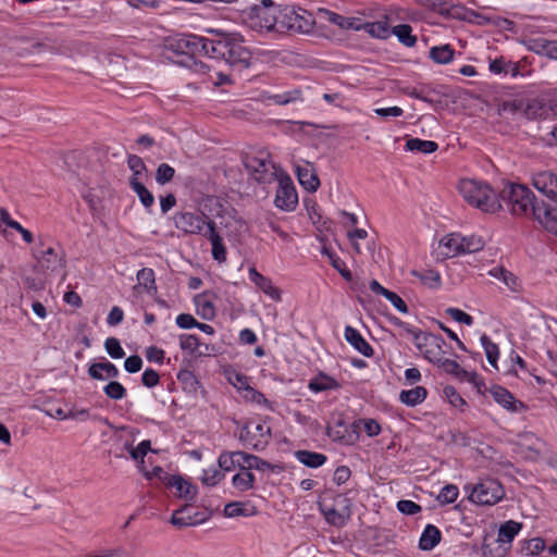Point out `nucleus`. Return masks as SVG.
I'll return each instance as SVG.
<instances>
[{"label":"nucleus","mask_w":557,"mask_h":557,"mask_svg":"<svg viewBox=\"0 0 557 557\" xmlns=\"http://www.w3.org/2000/svg\"><path fill=\"white\" fill-rule=\"evenodd\" d=\"M454 50L449 45L433 47L430 50V58L438 64H447L454 58Z\"/></svg>","instance_id":"58836bf2"},{"label":"nucleus","mask_w":557,"mask_h":557,"mask_svg":"<svg viewBox=\"0 0 557 557\" xmlns=\"http://www.w3.org/2000/svg\"><path fill=\"white\" fill-rule=\"evenodd\" d=\"M159 381V373L153 369H146L141 375V383L149 388L158 385Z\"/></svg>","instance_id":"774afa93"},{"label":"nucleus","mask_w":557,"mask_h":557,"mask_svg":"<svg viewBox=\"0 0 557 557\" xmlns=\"http://www.w3.org/2000/svg\"><path fill=\"white\" fill-rule=\"evenodd\" d=\"M190 509V505H185L182 508L175 510L171 517V523L175 527L183 528L195 524L197 521L191 515L185 513Z\"/></svg>","instance_id":"a19ab883"},{"label":"nucleus","mask_w":557,"mask_h":557,"mask_svg":"<svg viewBox=\"0 0 557 557\" xmlns=\"http://www.w3.org/2000/svg\"><path fill=\"white\" fill-rule=\"evenodd\" d=\"M278 8L272 0H262L242 11L240 17L249 28L258 32L276 30L278 24Z\"/></svg>","instance_id":"20e7f679"},{"label":"nucleus","mask_w":557,"mask_h":557,"mask_svg":"<svg viewBox=\"0 0 557 557\" xmlns=\"http://www.w3.org/2000/svg\"><path fill=\"white\" fill-rule=\"evenodd\" d=\"M166 485L175 487L178 497L184 498L187 502H191L196 498L197 487L190 482L184 480L181 475L165 474Z\"/></svg>","instance_id":"a211bd4d"},{"label":"nucleus","mask_w":557,"mask_h":557,"mask_svg":"<svg viewBox=\"0 0 557 557\" xmlns=\"http://www.w3.org/2000/svg\"><path fill=\"white\" fill-rule=\"evenodd\" d=\"M295 457L300 463L309 468H319L327 460V457L324 454L306 449L295 451Z\"/></svg>","instance_id":"cd10ccee"},{"label":"nucleus","mask_w":557,"mask_h":557,"mask_svg":"<svg viewBox=\"0 0 557 557\" xmlns=\"http://www.w3.org/2000/svg\"><path fill=\"white\" fill-rule=\"evenodd\" d=\"M458 495V487L454 484H447L441 490L437 499L441 504H453Z\"/></svg>","instance_id":"4d7b16f0"},{"label":"nucleus","mask_w":557,"mask_h":557,"mask_svg":"<svg viewBox=\"0 0 557 557\" xmlns=\"http://www.w3.org/2000/svg\"><path fill=\"white\" fill-rule=\"evenodd\" d=\"M165 49L175 55H185L188 60L206 55L239 70L249 67L251 60V52L243 46L240 37L220 32H215V38L191 34L173 37L166 41Z\"/></svg>","instance_id":"f257e3e1"},{"label":"nucleus","mask_w":557,"mask_h":557,"mask_svg":"<svg viewBox=\"0 0 557 557\" xmlns=\"http://www.w3.org/2000/svg\"><path fill=\"white\" fill-rule=\"evenodd\" d=\"M359 30H364L373 38L387 39L391 36V29L387 24V16L384 21L367 22L359 24Z\"/></svg>","instance_id":"393cba45"},{"label":"nucleus","mask_w":557,"mask_h":557,"mask_svg":"<svg viewBox=\"0 0 557 557\" xmlns=\"http://www.w3.org/2000/svg\"><path fill=\"white\" fill-rule=\"evenodd\" d=\"M502 110L511 114L522 112L529 120L546 117L549 112L547 106L540 99H530L527 102L522 100L507 101L503 103Z\"/></svg>","instance_id":"6e6552de"},{"label":"nucleus","mask_w":557,"mask_h":557,"mask_svg":"<svg viewBox=\"0 0 557 557\" xmlns=\"http://www.w3.org/2000/svg\"><path fill=\"white\" fill-rule=\"evenodd\" d=\"M107 397L120 400L126 396V388L117 381H111L103 387Z\"/></svg>","instance_id":"8fccbe9b"},{"label":"nucleus","mask_w":557,"mask_h":557,"mask_svg":"<svg viewBox=\"0 0 557 557\" xmlns=\"http://www.w3.org/2000/svg\"><path fill=\"white\" fill-rule=\"evenodd\" d=\"M132 189L138 196L140 202L146 209H150L154 203V197L150 190L146 188L141 181H133Z\"/></svg>","instance_id":"ea45409f"},{"label":"nucleus","mask_w":557,"mask_h":557,"mask_svg":"<svg viewBox=\"0 0 557 557\" xmlns=\"http://www.w3.org/2000/svg\"><path fill=\"white\" fill-rule=\"evenodd\" d=\"M195 300L198 307V314H200L202 319L212 320L215 315L213 304L202 296H197Z\"/></svg>","instance_id":"09e8293b"},{"label":"nucleus","mask_w":557,"mask_h":557,"mask_svg":"<svg viewBox=\"0 0 557 557\" xmlns=\"http://www.w3.org/2000/svg\"><path fill=\"white\" fill-rule=\"evenodd\" d=\"M319 15L330 23L337 25L342 29L359 30L360 20L355 17H346L327 9H319Z\"/></svg>","instance_id":"5701e85b"},{"label":"nucleus","mask_w":557,"mask_h":557,"mask_svg":"<svg viewBox=\"0 0 557 557\" xmlns=\"http://www.w3.org/2000/svg\"><path fill=\"white\" fill-rule=\"evenodd\" d=\"M420 4L436 11L442 15H450V8L445 0H417Z\"/></svg>","instance_id":"13d9d810"},{"label":"nucleus","mask_w":557,"mask_h":557,"mask_svg":"<svg viewBox=\"0 0 557 557\" xmlns=\"http://www.w3.org/2000/svg\"><path fill=\"white\" fill-rule=\"evenodd\" d=\"M505 496L502 484L494 479H485L472 486L469 499L481 506H493Z\"/></svg>","instance_id":"423d86ee"},{"label":"nucleus","mask_w":557,"mask_h":557,"mask_svg":"<svg viewBox=\"0 0 557 557\" xmlns=\"http://www.w3.org/2000/svg\"><path fill=\"white\" fill-rule=\"evenodd\" d=\"M136 278L138 285L133 287L134 290H137L138 287H143L148 294L157 293L156 276L152 269L143 268L137 272Z\"/></svg>","instance_id":"c756f323"},{"label":"nucleus","mask_w":557,"mask_h":557,"mask_svg":"<svg viewBox=\"0 0 557 557\" xmlns=\"http://www.w3.org/2000/svg\"><path fill=\"white\" fill-rule=\"evenodd\" d=\"M461 253H472L480 251L484 247V240L481 236L470 235L461 236Z\"/></svg>","instance_id":"c03bdc74"},{"label":"nucleus","mask_w":557,"mask_h":557,"mask_svg":"<svg viewBox=\"0 0 557 557\" xmlns=\"http://www.w3.org/2000/svg\"><path fill=\"white\" fill-rule=\"evenodd\" d=\"M411 33L412 27L409 24H400L391 29V35H395L406 47H413L417 44V37Z\"/></svg>","instance_id":"e433bc0d"},{"label":"nucleus","mask_w":557,"mask_h":557,"mask_svg":"<svg viewBox=\"0 0 557 557\" xmlns=\"http://www.w3.org/2000/svg\"><path fill=\"white\" fill-rule=\"evenodd\" d=\"M278 187L275 195L274 203L283 211H294L298 205V195L293 181L284 172L280 173Z\"/></svg>","instance_id":"1a4fd4ad"},{"label":"nucleus","mask_w":557,"mask_h":557,"mask_svg":"<svg viewBox=\"0 0 557 557\" xmlns=\"http://www.w3.org/2000/svg\"><path fill=\"white\" fill-rule=\"evenodd\" d=\"M450 441L454 445L459 447H471L472 445L479 443V441L473 438L469 433L461 431L450 432Z\"/></svg>","instance_id":"3c124183"},{"label":"nucleus","mask_w":557,"mask_h":557,"mask_svg":"<svg viewBox=\"0 0 557 557\" xmlns=\"http://www.w3.org/2000/svg\"><path fill=\"white\" fill-rule=\"evenodd\" d=\"M442 539L441 531L433 524H428L420 537L419 548L422 550H432Z\"/></svg>","instance_id":"a878e982"},{"label":"nucleus","mask_w":557,"mask_h":557,"mask_svg":"<svg viewBox=\"0 0 557 557\" xmlns=\"http://www.w3.org/2000/svg\"><path fill=\"white\" fill-rule=\"evenodd\" d=\"M411 274L418 278L429 287H438L441 284V275L437 271L434 270H423L417 271L413 270Z\"/></svg>","instance_id":"a18cd8bd"},{"label":"nucleus","mask_w":557,"mask_h":557,"mask_svg":"<svg viewBox=\"0 0 557 557\" xmlns=\"http://www.w3.org/2000/svg\"><path fill=\"white\" fill-rule=\"evenodd\" d=\"M428 392L423 386H416L412 389L401 391L399 400L410 407H414L426 398Z\"/></svg>","instance_id":"2f4dec72"},{"label":"nucleus","mask_w":557,"mask_h":557,"mask_svg":"<svg viewBox=\"0 0 557 557\" xmlns=\"http://www.w3.org/2000/svg\"><path fill=\"white\" fill-rule=\"evenodd\" d=\"M533 218L537 220L546 231L557 235V208L541 202V207L533 208Z\"/></svg>","instance_id":"4468645a"},{"label":"nucleus","mask_w":557,"mask_h":557,"mask_svg":"<svg viewBox=\"0 0 557 557\" xmlns=\"http://www.w3.org/2000/svg\"><path fill=\"white\" fill-rule=\"evenodd\" d=\"M177 380L184 385L185 389L197 391L199 382L195 374L189 370H181L177 373Z\"/></svg>","instance_id":"6e6d98bb"},{"label":"nucleus","mask_w":557,"mask_h":557,"mask_svg":"<svg viewBox=\"0 0 557 557\" xmlns=\"http://www.w3.org/2000/svg\"><path fill=\"white\" fill-rule=\"evenodd\" d=\"M224 478V473L218 468L203 470L201 481L208 486H214Z\"/></svg>","instance_id":"bf43d9fd"},{"label":"nucleus","mask_w":557,"mask_h":557,"mask_svg":"<svg viewBox=\"0 0 557 557\" xmlns=\"http://www.w3.org/2000/svg\"><path fill=\"white\" fill-rule=\"evenodd\" d=\"M244 392H245L244 397L247 400H250V401L256 403L258 405L263 404L267 407L271 408L270 403L264 397V395L262 393H260L259 391L255 389L253 387H251L250 385L247 386V387H244Z\"/></svg>","instance_id":"052dcab7"},{"label":"nucleus","mask_w":557,"mask_h":557,"mask_svg":"<svg viewBox=\"0 0 557 557\" xmlns=\"http://www.w3.org/2000/svg\"><path fill=\"white\" fill-rule=\"evenodd\" d=\"M438 367L443 368L445 372L449 374H454L457 377L474 380L476 375L474 373H469L465 369H462L459 363L455 360L448 358H441V361L436 363Z\"/></svg>","instance_id":"f704fd0d"},{"label":"nucleus","mask_w":557,"mask_h":557,"mask_svg":"<svg viewBox=\"0 0 557 557\" xmlns=\"http://www.w3.org/2000/svg\"><path fill=\"white\" fill-rule=\"evenodd\" d=\"M151 443L149 440L140 442L136 447L131 448L129 455L134 460H143L148 451L151 449Z\"/></svg>","instance_id":"0e129e2a"},{"label":"nucleus","mask_w":557,"mask_h":557,"mask_svg":"<svg viewBox=\"0 0 557 557\" xmlns=\"http://www.w3.org/2000/svg\"><path fill=\"white\" fill-rule=\"evenodd\" d=\"M326 434L333 441H337L341 444L352 445L358 441V435L355 431H349L348 423L339 419L334 426H329Z\"/></svg>","instance_id":"dca6fc26"},{"label":"nucleus","mask_w":557,"mask_h":557,"mask_svg":"<svg viewBox=\"0 0 557 557\" xmlns=\"http://www.w3.org/2000/svg\"><path fill=\"white\" fill-rule=\"evenodd\" d=\"M342 503H346L341 509L335 507L322 508L325 520L334 527H343L350 518V505L347 498H342Z\"/></svg>","instance_id":"6ab92c4d"},{"label":"nucleus","mask_w":557,"mask_h":557,"mask_svg":"<svg viewBox=\"0 0 557 557\" xmlns=\"http://www.w3.org/2000/svg\"><path fill=\"white\" fill-rule=\"evenodd\" d=\"M268 99L277 106H286L292 102L302 101V91L298 88L268 96Z\"/></svg>","instance_id":"72a5a7b5"},{"label":"nucleus","mask_w":557,"mask_h":557,"mask_svg":"<svg viewBox=\"0 0 557 557\" xmlns=\"http://www.w3.org/2000/svg\"><path fill=\"white\" fill-rule=\"evenodd\" d=\"M480 341L484 348L487 361L492 367L497 368V360L499 356L498 346L495 343H493L486 334H483Z\"/></svg>","instance_id":"79ce46f5"},{"label":"nucleus","mask_w":557,"mask_h":557,"mask_svg":"<svg viewBox=\"0 0 557 557\" xmlns=\"http://www.w3.org/2000/svg\"><path fill=\"white\" fill-rule=\"evenodd\" d=\"M299 184L308 191H315L320 186V180L310 163L296 166Z\"/></svg>","instance_id":"aec40b11"},{"label":"nucleus","mask_w":557,"mask_h":557,"mask_svg":"<svg viewBox=\"0 0 557 557\" xmlns=\"http://www.w3.org/2000/svg\"><path fill=\"white\" fill-rule=\"evenodd\" d=\"M397 509L404 513L413 516L421 511V506L412 500L403 499L397 503Z\"/></svg>","instance_id":"338daca9"},{"label":"nucleus","mask_w":557,"mask_h":557,"mask_svg":"<svg viewBox=\"0 0 557 557\" xmlns=\"http://www.w3.org/2000/svg\"><path fill=\"white\" fill-rule=\"evenodd\" d=\"M34 257L37 259L38 267L42 272H54L65 265L64 256H59L52 247L39 253L35 252Z\"/></svg>","instance_id":"ddd939ff"},{"label":"nucleus","mask_w":557,"mask_h":557,"mask_svg":"<svg viewBox=\"0 0 557 557\" xmlns=\"http://www.w3.org/2000/svg\"><path fill=\"white\" fill-rule=\"evenodd\" d=\"M243 451H223L218 459L219 469L223 471H231L236 466L240 469Z\"/></svg>","instance_id":"c9c22d12"},{"label":"nucleus","mask_w":557,"mask_h":557,"mask_svg":"<svg viewBox=\"0 0 557 557\" xmlns=\"http://www.w3.org/2000/svg\"><path fill=\"white\" fill-rule=\"evenodd\" d=\"M461 235L459 234H449L444 236L438 243V255L443 259L453 258L457 255L461 253Z\"/></svg>","instance_id":"412c9836"},{"label":"nucleus","mask_w":557,"mask_h":557,"mask_svg":"<svg viewBox=\"0 0 557 557\" xmlns=\"http://www.w3.org/2000/svg\"><path fill=\"white\" fill-rule=\"evenodd\" d=\"M224 516L225 517H238V516H245L248 517L251 515L249 508L246 506V504L242 502H231L225 505L224 507Z\"/></svg>","instance_id":"49530a36"},{"label":"nucleus","mask_w":557,"mask_h":557,"mask_svg":"<svg viewBox=\"0 0 557 557\" xmlns=\"http://www.w3.org/2000/svg\"><path fill=\"white\" fill-rule=\"evenodd\" d=\"M491 394L497 404L511 412H521L527 409V406L521 400L516 399L515 396L503 386H493Z\"/></svg>","instance_id":"f8f14e48"},{"label":"nucleus","mask_w":557,"mask_h":557,"mask_svg":"<svg viewBox=\"0 0 557 557\" xmlns=\"http://www.w3.org/2000/svg\"><path fill=\"white\" fill-rule=\"evenodd\" d=\"M406 149L410 151H419L422 153H433L438 149V145L433 140L409 138L406 141Z\"/></svg>","instance_id":"4c0bfd02"},{"label":"nucleus","mask_w":557,"mask_h":557,"mask_svg":"<svg viewBox=\"0 0 557 557\" xmlns=\"http://www.w3.org/2000/svg\"><path fill=\"white\" fill-rule=\"evenodd\" d=\"M497 199L503 205L502 209H508L513 215L533 216V208L541 207L531 189L522 184H506Z\"/></svg>","instance_id":"f03ea898"},{"label":"nucleus","mask_w":557,"mask_h":557,"mask_svg":"<svg viewBox=\"0 0 557 557\" xmlns=\"http://www.w3.org/2000/svg\"><path fill=\"white\" fill-rule=\"evenodd\" d=\"M240 459L242 471H249L250 469H256L259 471H272L274 473H280L284 470V467L281 465L270 463L269 461L263 460L262 458L256 455H251L245 451H243V455H240Z\"/></svg>","instance_id":"2eb2a0df"},{"label":"nucleus","mask_w":557,"mask_h":557,"mask_svg":"<svg viewBox=\"0 0 557 557\" xmlns=\"http://www.w3.org/2000/svg\"><path fill=\"white\" fill-rule=\"evenodd\" d=\"M444 395L448 399L449 404L457 408L466 406V400L460 396L454 386H446L444 388Z\"/></svg>","instance_id":"e2e57ef3"},{"label":"nucleus","mask_w":557,"mask_h":557,"mask_svg":"<svg viewBox=\"0 0 557 557\" xmlns=\"http://www.w3.org/2000/svg\"><path fill=\"white\" fill-rule=\"evenodd\" d=\"M471 15L479 18L478 24L480 25H495V26H503L506 25L505 28L509 29L511 25H513V22L504 17H488L485 15H482L480 13H476L474 11H471Z\"/></svg>","instance_id":"864d4df0"},{"label":"nucleus","mask_w":557,"mask_h":557,"mask_svg":"<svg viewBox=\"0 0 557 557\" xmlns=\"http://www.w3.org/2000/svg\"><path fill=\"white\" fill-rule=\"evenodd\" d=\"M435 339L432 343L425 345L423 350L420 352L428 359L430 362L436 364L441 361L442 356V346L445 344L444 338L441 335H435Z\"/></svg>","instance_id":"473e14b6"},{"label":"nucleus","mask_w":557,"mask_h":557,"mask_svg":"<svg viewBox=\"0 0 557 557\" xmlns=\"http://www.w3.org/2000/svg\"><path fill=\"white\" fill-rule=\"evenodd\" d=\"M175 170L168 163H161L156 171V181L160 185H164L173 180Z\"/></svg>","instance_id":"5fc2aeb1"},{"label":"nucleus","mask_w":557,"mask_h":557,"mask_svg":"<svg viewBox=\"0 0 557 557\" xmlns=\"http://www.w3.org/2000/svg\"><path fill=\"white\" fill-rule=\"evenodd\" d=\"M533 186L549 199H557V174L550 171L539 172L533 175Z\"/></svg>","instance_id":"9b49d317"},{"label":"nucleus","mask_w":557,"mask_h":557,"mask_svg":"<svg viewBox=\"0 0 557 557\" xmlns=\"http://www.w3.org/2000/svg\"><path fill=\"white\" fill-rule=\"evenodd\" d=\"M232 483L235 488L245 492L253 487L255 475L250 471H243L233 476Z\"/></svg>","instance_id":"37998d69"},{"label":"nucleus","mask_w":557,"mask_h":557,"mask_svg":"<svg viewBox=\"0 0 557 557\" xmlns=\"http://www.w3.org/2000/svg\"><path fill=\"white\" fill-rule=\"evenodd\" d=\"M205 214L180 212L174 216L175 226L187 234H197L205 237L208 221Z\"/></svg>","instance_id":"9d476101"},{"label":"nucleus","mask_w":557,"mask_h":557,"mask_svg":"<svg viewBox=\"0 0 557 557\" xmlns=\"http://www.w3.org/2000/svg\"><path fill=\"white\" fill-rule=\"evenodd\" d=\"M207 237L211 242L212 246V257L214 260L219 262H223L226 260V248L223 244L222 237L218 234L215 230V223L212 220L208 221L206 234Z\"/></svg>","instance_id":"f3484780"},{"label":"nucleus","mask_w":557,"mask_h":557,"mask_svg":"<svg viewBox=\"0 0 557 557\" xmlns=\"http://www.w3.org/2000/svg\"><path fill=\"white\" fill-rule=\"evenodd\" d=\"M249 278L255 283L265 295L270 296L274 300L281 299V292L274 287L272 281L269 277L260 274L256 268L249 269Z\"/></svg>","instance_id":"b1692460"},{"label":"nucleus","mask_w":557,"mask_h":557,"mask_svg":"<svg viewBox=\"0 0 557 557\" xmlns=\"http://www.w3.org/2000/svg\"><path fill=\"white\" fill-rule=\"evenodd\" d=\"M446 314L449 315L451 319H454L455 321L459 322V323H463L466 325H472L473 324V318L466 313L465 311L458 309V308H447L446 309Z\"/></svg>","instance_id":"680f3d73"},{"label":"nucleus","mask_w":557,"mask_h":557,"mask_svg":"<svg viewBox=\"0 0 557 557\" xmlns=\"http://www.w3.org/2000/svg\"><path fill=\"white\" fill-rule=\"evenodd\" d=\"M412 338H413V343H414L416 347L420 351L423 350L424 347H426L425 345L428 344V342L432 343V342L436 341L434 334H432V333H424V332H422L420 330H418L413 334Z\"/></svg>","instance_id":"69168bd1"},{"label":"nucleus","mask_w":557,"mask_h":557,"mask_svg":"<svg viewBox=\"0 0 557 557\" xmlns=\"http://www.w3.org/2000/svg\"><path fill=\"white\" fill-rule=\"evenodd\" d=\"M313 15L305 9L285 8L278 12V24L276 32H294L308 34L314 27Z\"/></svg>","instance_id":"39448f33"},{"label":"nucleus","mask_w":557,"mask_h":557,"mask_svg":"<svg viewBox=\"0 0 557 557\" xmlns=\"http://www.w3.org/2000/svg\"><path fill=\"white\" fill-rule=\"evenodd\" d=\"M459 193L471 206L485 212H496L503 205L497 195L487 185L475 180H461L458 185Z\"/></svg>","instance_id":"7ed1b4c3"},{"label":"nucleus","mask_w":557,"mask_h":557,"mask_svg":"<svg viewBox=\"0 0 557 557\" xmlns=\"http://www.w3.org/2000/svg\"><path fill=\"white\" fill-rule=\"evenodd\" d=\"M509 546L504 545L493 536H485L482 544V555L484 557H505Z\"/></svg>","instance_id":"bb28decb"},{"label":"nucleus","mask_w":557,"mask_h":557,"mask_svg":"<svg viewBox=\"0 0 557 557\" xmlns=\"http://www.w3.org/2000/svg\"><path fill=\"white\" fill-rule=\"evenodd\" d=\"M308 387L314 393H320L324 391L338 389L341 384L335 379L324 373H320L309 381Z\"/></svg>","instance_id":"c85d7f7f"},{"label":"nucleus","mask_w":557,"mask_h":557,"mask_svg":"<svg viewBox=\"0 0 557 557\" xmlns=\"http://www.w3.org/2000/svg\"><path fill=\"white\" fill-rule=\"evenodd\" d=\"M104 349L112 359H121L125 356L120 341L115 337H108L104 342Z\"/></svg>","instance_id":"603ef678"},{"label":"nucleus","mask_w":557,"mask_h":557,"mask_svg":"<svg viewBox=\"0 0 557 557\" xmlns=\"http://www.w3.org/2000/svg\"><path fill=\"white\" fill-rule=\"evenodd\" d=\"M521 530V523L513 520L506 521L498 530L497 540L506 546H511L515 536Z\"/></svg>","instance_id":"7c9ffc66"},{"label":"nucleus","mask_w":557,"mask_h":557,"mask_svg":"<svg viewBox=\"0 0 557 557\" xmlns=\"http://www.w3.org/2000/svg\"><path fill=\"white\" fill-rule=\"evenodd\" d=\"M344 335L345 339L364 357L373 356V349L371 345L362 337L358 330L350 325H347L345 327Z\"/></svg>","instance_id":"4be33fe9"},{"label":"nucleus","mask_w":557,"mask_h":557,"mask_svg":"<svg viewBox=\"0 0 557 557\" xmlns=\"http://www.w3.org/2000/svg\"><path fill=\"white\" fill-rule=\"evenodd\" d=\"M180 347L182 350H187L191 355H197L198 348L201 347V343L198 336L194 334H182L180 336Z\"/></svg>","instance_id":"de8ad7c7"},{"label":"nucleus","mask_w":557,"mask_h":557,"mask_svg":"<svg viewBox=\"0 0 557 557\" xmlns=\"http://www.w3.org/2000/svg\"><path fill=\"white\" fill-rule=\"evenodd\" d=\"M244 164L252 178L260 184H271L280 176L276 165L267 158L247 156Z\"/></svg>","instance_id":"0eeeda50"}]
</instances>
